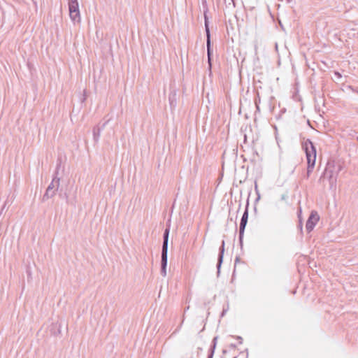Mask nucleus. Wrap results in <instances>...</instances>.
I'll use <instances>...</instances> for the list:
<instances>
[{
    "label": "nucleus",
    "instance_id": "f257e3e1",
    "mask_svg": "<svg viewBox=\"0 0 358 358\" xmlns=\"http://www.w3.org/2000/svg\"><path fill=\"white\" fill-rule=\"evenodd\" d=\"M341 170V165L339 164L336 170L334 163H328L324 171L323 176L320 178V181L322 182L324 178H327L329 182L330 189H335L336 187L338 174Z\"/></svg>",
    "mask_w": 358,
    "mask_h": 358
},
{
    "label": "nucleus",
    "instance_id": "f03ea898",
    "mask_svg": "<svg viewBox=\"0 0 358 358\" xmlns=\"http://www.w3.org/2000/svg\"><path fill=\"white\" fill-rule=\"evenodd\" d=\"M303 147L306 152L308 163L307 176L309 177L315 166L316 159V149L313 143L309 139L306 140L303 143Z\"/></svg>",
    "mask_w": 358,
    "mask_h": 358
},
{
    "label": "nucleus",
    "instance_id": "7ed1b4c3",
    "mask_svg": "<svg viewBox=\"0 0 358 358\" xmlns=\"http://www.w3.org/2000/svg\"><path fill=\"white\" fill-rule=\"evenodd\" d=\"M169 234V228H166L164 233V241H163L162 250L161 273L164 277H165L166 275Z\"/></svg>",
    "mask_w": 358,
    "mask_h": 358
},
{
    "label": "nucleus",
    "instance_id": "20e7f679",
    "mask_svg": "<svg viewBox=\"0 0 358 358\" xmlns=\"http://www.w3.org/2000/svg\"><path fill=\"white\" fill-rule=\"evenodd\" d=\"M69 11L72 22L74 24L79 23L80 22V14L78 0L69 1Z\"/></svg>",
    "mask_w": 358,
    "mask_h": 358
},
{
    "label": "nucleus",
    "instance_id": "39448f33",
    "mask_svg": "<svg viewBox=\"0 0 358 358\" xmlns=\"http://www.w3.org/2000/svg\"><path fill=\"white\" fill-rule=\"evenodd\" d=\"M57 174L58 172H56L52 182L48 185L46 192L43 196V201L48 200L55 195L59 186V178L57 177Z\"/></svg>",
    "mask_w": 358,
    "mask_h": 358
},
{
    "label": "nucleus",
    "instance_id": "423d86ee",
    "mask_svg": "<svg viewBox=\"0 0 358 358\" xmlns=\"http://www.w3.org/2000/svg\"><path fill=\"white\" fill-rule=\"evenodd\" d=\"M320 216L316 211H312L306 224V229L308 232H310L318 222Z\"/></svg>",
    "mask_w": 358,
    "mask_h": 358
},
{
    "label": "nucleus",
    "instance_id": "0eeeda50",
    "mask_svg": "<svg viewBox=\"0 0 358 358\" xmlns=\"http://www.w3.org/2000/svg\"><path fill=\"white\" fill-rule=\"evenodd\" d=\"M248 218V208H246L245 210V212L243 213V215L241 217V223H240L239 241H240L241 244L242 243V241H243L244 231H245V226L247 224Z\"/></svg>",
    "mask_w": 358,
    "mask_h": 358
},
{
    "label": "nucleus",
    "instance_id": "6e6552de",
    "mask_svg": "<svg viewBox=\"0 0 358 358\" xmlns=\"http://www.w3.org/2000/svg\"><path fill=\"white\" fill-rule=\"evenodd\" d=\"M224 241H222V245L220 248V252L218 255V260H217V275H219L220 271V267L223 261V256L224 252Z\"/></svg>",
    "mask_w": 358,
    "mask_h": 358
},
{
    "label": "nucleus",
    "instance_id": "1a4fd4ad",
    "mask_svg": "<svg viewBox=\"0 0 358 358\" xmlns=\"http://www.w3.org/2000/svg\"><path fill=\"white\" fill-rule=\"evenodd\" d=\"M207 37V41H206V45H207V53H208V62L210 61V35L208 34V36ZM210 64V62H209Z\"/></svg>",
    "mask_w": 358,
    "mask_h": 358
},
{
    "label": "nucleus",
    "instance_id": "9d476101",
    "mask_svg": "<svg viewBox=\"0 0 358 358\" xmlns=\"http://www.w3.org/2000/svg\"><path fill=\"white\" fill-rule=\"evenodd\" d=\"M100 129L98 128V127H94L93 129V136H94V141L96 142L99 141V136H100Z\"/></svg>",
    "mask_w": 358,
    "mask_h": 358
},
{
    "label": "nucleus",
    "instance_id": "9b49d317",
    "mask_svg": "<svg viewBox=\"0 0 358 358\" xmlns=\"http://www.w3.org/2000/svg\"><path fill=\"white\" fill-rule=\"evenodd\" d=\"M217 337H215L213 338V346H212V348H211V352L208 355V358H213V353H214V351H215V347H216V344H217Z\"/></svg>",
    "mask_w": 358,
    "mask_h": 358
},
{
    "label": "nucleus",
    "instance_id": "f8f14e48",
    "mask_svg": "<svg viewBox=\"0 0 358 358\" xmlns=\"http://www.w3.org/2000/svg\"><path fill=\"white\" fill-rule=\"evenodd\" d=\"M204 18H205V28H206V36H208V34H210V30L208 28V17L206 14L204 15Z\"/></svg>",
    "mask_w": 358,
    "mask_h": 358
},
{
    "label": "nucleus",
    "instance_id": "ddd939ff",
    "mask_svg": "<svg viewBox=\"0 0 358 358\" xmlns=\"http://www.w3.org/2000/svg\"><path fill=\"white\" fill-rule=\"evenodd\" d=\"M299 227L300 228V230L301 231L302 230V222L301 221L299 222Z\"/></svg>",
    "mask_w": 358,
    "mask_h": 358
},
{
    "label": "nucleus",
    "instance_id": "4468645a",
    "mask_svg": "<svg viewBox=\"0 0 358 358\" xmlns=\"http://www.w3.org/2000/svg\"><path fill=\"white\" fill-rule=\"evenodd\" d=\"M169 101H170V103H171V106H172V105H173V101H172V100H171V96L169 97Z\"/></svg>",
    "mask_w": 358,
    "mask_h": 358
},
{
    "label": "nucleus",
    "instance_id": "2eb2a0df",
    "mask_svg": "<svg viewBox=\"0 0 358 358\" xmlns=\"http://www.w3.org/2000/svg\"><path fill=\"white\" fill-rule=\"evenodd\" d=\"M335 74L338 76V77H341V74L338 72H336Z\"/></svg>",
    "mask_w": 358,
    "mask_h": 358
},
{
    "label": "nucleus",
    "instance_id": "dca6fc26",
    "mask_svg": "<svg viewBox=\"0 0 358 358\" xmlns=\"http://www.w3.org/2000/svg\"><path fill=\"white\" fill-rule=\"evenodd\" d=\"M255 188L256 192H257V183H255Z\"/></svg>",
    "mask_w": 358,
    "mask_h": 358
},
{
    "label": "nucleus",
    "instance_id": "f3484780",
    "mask_svg": "<svg viewBox=\"0 0 358 358\" xmlns=\"http://www.w3.org/2000/svg\"><path fill=\"white\" fill-rule=\"evenodd\" d=\"M275 50H278V44L277 43H275Z\"/></svg>",
    "mask_w": 358,
    "mask_h": 358
},
{
    "label": "nucleus",
    "instance_id": "a211bd4d",
    "mask_svg": "<svg viewBox=\"0 0 358 358\" xmlns=\"http://www.w3.org/2000/svg\"><path fill=\"white\" fill-rule=\"evenodd\" d=\"M59 169V167H57L56 168V170H58ZM57 172V171H55V173Z\"/></svg>",
    "mask_w": 358,
    "mask_h": 358
},
{
    "label": "nucleus",
    "instance_id": "6ab92c4d",
    "mask_svg": "<svg viewBox=\"0 0 358 358\" xmlns=\"http://www.w3.org/2000/svg\"><path fill=\"white\" fill-rule=\"evenodd\" d=\"M59 169V167H57L56 168V170H58ZM57 172V171H55V173Z\"/></svg>",
    "mask_w": 358,
    "mask_h": 358
},
{
    "label": "nucleus",
    "instance_id": "aec40b11",
    "mask_svg": "<svg viewBox=\"0 0 358 358\" xmlns=\"http://www.w3.org/2000/svg\"><path fill=\"white\" fill-rule=\"evenodd\" d=\"M357 140H358V136H357Z\"/></svg>",
    "mask_w": 358,
    "mask_h": 358
}]
</instances>
